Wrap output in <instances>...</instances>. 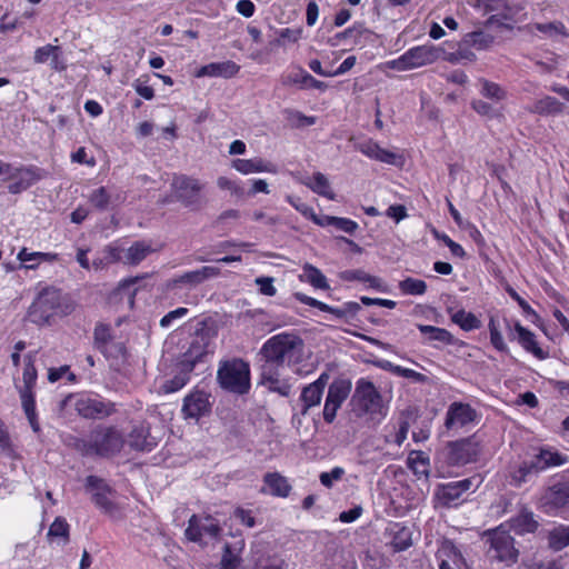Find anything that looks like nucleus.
<instances>
[{"instance_id":"obj_1","label":"nucleus","mask_w":569,"mask_h":569,"mask_svg":"<svg viewBox=\"0 0 569 569\" xmlns=\"http://www.w3.org/2000/svg\"><path fill=\"white\" fill-rule=\"evenodd\" d=\"M568 458L558 451L548 448H540L539 452L530 459H525L519 463L509 467L508 482L515 488H520L523 483L538 476L550 467L565 465Z\"/></svg>"},{"instance_id":"obj_2","label":"nucleus","mask_w":569,"mask_h":569,"mask_svg":"<svg viewBox=\"0 0 569 569\" xmlns=\"http://www.w3.org/2000/svg\"><path fill=\"white\" fill-rule=\"evenodd\" d=\"M303 340L296 333L282 332L270 337L261 347L263 359L283 366L298 363L303 356Z\"/></svg>"},{"instance_id":"obj_3","label":"nucleus","mask_w":569,"mask_h":569,"mask_svg":"<svg viewBox=\"0 0 569 569\" xmlns=\"http://www.w3.org/2000/svg\"><path fill=\"white\" fill-rule=\"evenodd\" d=\"M219 386L229 392L246 395L250 389V367L240 358L220 361L217 371Z\"/></svg>"},{"instance_id":"obj_4","label":"nucleus","mask_w":569,"mask_h":569,"mask_svg":"<svg viewBox=\"0 0 569 569\" xmlns=\"http://www.w3.org/2000/svg\"><path fill=\"white\" fill-rule=\"evenodd\" d=\"M351 403L359 417L369 415L375 419L377 416L383 418L387 415L381 393L371 381L365 378L357 381Z\"/></svg>"},{"instance_id":"obj_5","label":"nucleus","mask_w":569,"mask_h":569,"mask_svg":"<svg viewBox=\"0 0 569 569\" xmlns=\"http://www.w3.org/2000/svg\"><path fill=\"white\" fill-rule=\"evenodd\" d=\"M217 337V328L207 320L200 321L198 328L190 341L188 349L182 353L179 361H189L194 370L197 363L202 362L204 358L213 353V339Z\"/></svg>"},{"instance_id":"obj_6","label":"nucleus","mask_w":569,"mask_h":569,"mask_svg":"<svg viewBox=\"0 0 569 569\" xmlns=\"http://www.w3.org/2000/svg\"><path fill=\"white\" fill-rule=\"evenodd\" d=\"M72 400H74V409L79 416L86 419L101 420L117 412L114 402L87 395L74 396L70 393L61 400L60 408L64 409Z\"/></svg>"},{"instance_id":"obj_7","label":"nucleus","mask_w":569,"mask_h":569,"mask_svg":"<svg viewBox=\"0 0 569 569\" xmlns=\"http://www.w3.org/2000/svg\"><path fill=\"white\" fill-rule=\"evenodd\" d=\"M481 452L480 441L476 435L447 442L439 452L443 462L449 467H461L477 461Z\"/></svg>"},{"instance_id":"obj_8","label":"nucleus","mask_w":569,"mask_h":569,"mask_svg":"<svg viewBox=\"0 0 569 569\" xmlns=\"http://www.w3.org/2000/svg\"><path fill=\"white\" fill-rule=\"evenodd\" d=\"M61 291L48 287L41 290L28 309L27 318L34 325H48L61 308Z\"/></svg>"},{"instance_id":"obj_9","label":"nucleus","mask_w":569,"mask_h":569,"mask_svg":"<svg viewBox=\"0 0 569 569\" xmlns=\"http://www.w3.org/2000/svg\"><path fill=\"white\" fill-rule=\"evenodd\" d=\"M202 188L203 184L198 179L186 174H174L171 181L176 200L191 210H199L204 204Z\"/></svg>"},{"instance_id":"obj_10","label":"nucleus","mask_w":569,"mask_h":569,"mask_svg":"<svg viewBox=\"0 0 569 569\" xmlns=\"http://www.w3.org/2000/svg\"><path fill=\"white\" fill-rule=\"evenodd\" d=\"M84 487L92 493L91 499L97 508L111 518H120V508L111 499L116 495V490L104 479L90 475L86 478Z\"/></svg>"},{"instance_id":"obj_11","label":"nucleus","mask_w":569,"mask_h":569,"mask_svg":"<svg viewBox=\"0 0 569 569\" xmlns=\"http://www.w3.org/2000/svg\"><path fill=\"white\" fill-rule=\"evenodd\" d=\"M488 541L490 543L489 552L491 557L510 567L518 561L520 551L516 547L515 538L507 531L498 527L488 532Z\"/></svg>"},{"instance_id":"obj_12","label":"nucleus","mask_w":569,"mask_h":569,"mask_svg":"<svg viewBox=\"0 0 569 569\" xmlns=\"http://www.w3.org/2000/svg\"><path fill=\"white\" fill-rule=\"evenodd\" d=\"M91 432L96 456L102 458L116 456L126 442L122 432L114 426H98Z\"/></svg>"},{"instance_id":"obj_13","label":"nucleus","mask_w":569,"mask_h":569,"mask_svg":"<svg viewBox=\"0 0 569 569\" xmlns=\"http://www.w3.org/2000/svg\"><path fill=\"white\" fill-rule=\"evenodd\" d=\"M441 49L432 44H423L409 49L398 59L390 62L392 69L405 71L433 63L440 57Z\"/></svg>"},{"instance_id":"obj_14","label":"nucleus","mask_w":569,"mask_h":569,"mask_svg":"<svg viewBox=\"0 0 569 569\" xmlns=\"http://www.w3.org/2000/svg\"><path fill=\"white\" fill-rule=\"evenodd\" d=\"M222 528L219 521L211 516L201 517L192 515L188 520V527L184 530V536L188 540L197 542L200 546H207L204 538L217 540L220 538Z\"/></svg>"},{"instance_id":"obj_15","label":"nucleus","mask_w":569,"mask_h":569,"mask_svg":"<svg viewBox=\"0 0 569 569\" xmlns=\"http://www.w3.org/2000/svg\"><path fill=\"white\" fill-rule=\"evenodd\" d=\"M212 406L213 402L209 392L193 389L183 398L181 415L186 420L199 421L211 413Z\"/></svg>"},{"instance_id":"obj_16","label":"nucleus","mask_w":569,"mask_h":569,"mask_svg":"<svg viewBox=\"0 0 569 569\" xmlns=\"http://www.w3.org/2000/svg\"><path fill=\"white\" fill-rule=\"evenodd\" d=\"M293 297L301 303L307 306L317 308L323 312L331 313L337 319L343 320L347 323H350L351 320L358 315L361 310V306L355 301L345 302L341 307H331L322 301H319L312 297H309L302 292H295Z\"/></svg>"},{"instance_id":"obj_17","label":"nucleus","mask_w":569,"mask_h":569,"mask_svg":"<svg viewBox=\"0 0 569 569\" xmlns=\"http://www.w3.org/2000/svg\"><path fill=\"white\" fill-rule=\"evenodd\" d=\"M479 415L469 403L455 401L447 409L445 418V427L447 430L455 428H465L466 426L477 422Z\"/></svg>"},{"instance_id":"obj_18","label":"nucleus","mask_w":569,"mask_h":569,"mask_svg":"<svg viewBox=\"0 0 569 569\" xmlns=\"http://www.w3.org/2000/svg\"><path fill=\"white\" fill-rule=\"evenodd\" d=\"M41 179V170L34 166L20 168L12 167V171H10V176L7 177V180H13V182L8 186V191L11 194H19L28 190Z\"/></svg>"},{"instance_id":"obj_19","label":"nucleus","mask_w":569,"mask_h":569,"mask_svg":"<svg viewBox=\"0 0 569 569\" xmlns=\"http://www.w3.org/2000/svg\"><path fill=\"white\" fill-rule=\"evenodd\" d=\"M128 445L134 451H152L158 446V439L151 435L150 423L141 422L134 426L128 435Z\"/></svg>"},{"instance_id":"obj_20","label":"nucleus","mask_w":569,"mask_h":569,"mask_svg":"<svg viewBox=\"0 0 569 569\" xmlns=\"http://www.w3.org/2000/svg\"><path fill=\"white\" fill-rule=\"evenodd\" d=\"M541 501L547 512L569 506V480L550 486L543 493Z\"/></svg>"},{"instance_id":"obj_21","label":"nucleus","mask_w":569,"mask_h":569,"mask_svg":"<svg viewBox=\"0 0 569 569\" xmlns=\"http://www.w3.org/2000/svg\"><path fill=\"white\" fill-rule=\"evenodd\" d=\"M192 371L191 362L178 360L176 363V373L161 385L160 391L164 395L179 391L189 382Z\"/></svg>"},{"instance_id":"obj_22","label":"nucleus","mask_w":569,"mask_h":569,"mask_svg":"<svg viewBox=\"0 0 569 569\" xmlns=\"http://www.w3.org/2000/svg\"><path fill=\"white\" fill-rule=\"evenodd\" d=\"M124 201L120 192H112L107 187L94 189L89 196V202L99 211H106Z\"/></svg>"},{"instance_id":"obj_23","label":"nucleus","mask_w":569,"mask_h":569,"mask_svg":"<svg viewBox=\"0 0 569 569\" xmlns=\"http://www.w3.org/2000/svg\"><path fill=\"white\" fill-rule=\"evenodd\" d=\"M284 86L299 84L301 89H318L325 91L328 84L323 81L317 80L302 68H297L296 71L286 74L282 78Z\"/></svg>"},{"instance_id":"obj_24","label":"nucleus","mask_w":569,"mask_h":569,"mask_svg":"<svg viewBox=\"0 0 569 569\" xmlns=\"http://www.w3.org/2000/svg\"><path fill=\"white\" fill-rule=\"evenodd\" d=\"M220 273H221L220 268L214 267V266H204V267H201L200 269L187 271V272L182 273L181 276L176 278L173 280V282L176 284L181 283V284H189L191 287H196L198 284L203 283L204 281H207L209 279L218 277Z\"/></svg>"},{"instance_id":"obj_25","label":"nucleus","mask_w":569,"mask_h":569,"mask_svg":"<svg viewBox=\"0 0 569 569\" xmlns=\"http://www.w3.org/2000/svg\"><path fill=\"white\" fill-rule=\"evenodd\" d=\"M240 70V66L236 62L228 60L222 62H211L202 66L197 72L196 77H222L226 79L234 77Z\"/></svg>"},{"instance_id":"obj_26","label":"nucleus","mask_w":569,"mask_h":569,"mask_svg":"<svg viewBox=\"0 0 569 569\" xmlns=\"http://www.w3.org/2000/svg\"><path fill=\"white\" fill-rule=\"evenodd\" d=\"M339 278L342 281H349V282L360 281L363 283H368L369 288H372L380 292L387 291V286L385 284V282L382 281L381 278L371 276L362 269L343 270V271L339 272Z\"/></svg>"},{"instance_id":"obj_27","label":"nucleus","mask_w":569,"mask_h":569,"mask_svg":"<svg viewBox=\"0 0 569 569\" xmlns=\"http://www.w3.org/2000/svg\"><path fill=\"white\" fill-rule=\"evenodd\" d=\"M418 330L421 335L426 336L427 341H438L445 346H463L465 342L458 340L453 335L445 328L429 326V325H417Z\"/></svg>"},{"instance_id":"obj_28","label":"nucleus","mask_w":569,"mask_h":569,"mask_svg":"<svg viewBox=\"0 0 569 569\" xmlns=\"http://www.w3.org/2000/svg\"><path fill=\"white\" fill-rule=\"evenodd\" d=\"M515 331L518 335V341L522 346V348L532 353L536 358L542 360L548 357V352L543 351L538 342L536 341V336L529 329L522 327L519 322L515 325Z\"/></svg>"},{"instance_id":"obj_29","label":"nucleus","mask_w":569,"mask_h":569,"mask_svg":"<svg viewBox=\"0 0 569 569\" xmlns=\"http://www.w3.org/2000/svg\"><path fill=\"white\" fill-rule=\"evenodd\" d=\"M529 112L543 117L558 116L563 112L565 103L557 98L546 96L537 101L528 109Z\"/></svg>"},{"instance_id":"obj_30","label":"nucleus","mask_w":569,"mask_h":569,"mask_svg":"<svg viewBox=\"0 0 569 569\" xmlns=\"http://www.w3.org/2000/svg\"><path fill=\"white\" fill-rule=\"evenodd\" d=\"M232 167L243 174L253 172H276L274 166L261 158L236 159L232 161Z\"/></svg>"},{"instance_id":"obj_31","label":"nucleus","mask_w":569,"mask_h":569,"mask_svg":"<svg viewBox=\"0 0 569 569\" xmlns=\"http://www.w3.org/2000/svg\"><path fill=\"white\" fill-rule=\"evenodd\" d=\"M263 482L274 497L287 498L292 489L288 479L279 472H268L263 476Z\"/></svg>"},{"instance_id":"obj_32","label":"nucleus","mask_w":569,"mask_h":569,"mask_svg":"<svg viewBox=\"0 0 569 569\" xmlns=\"http://www.w3.org/2000/svg\"><path fill=\"white\" fill-rule=\"evenodd\" d=\"M539 527V522L535 519L533 513L527 509H522L516 517L510 519V528L517 533H532Z\"/></svg>"},{"instance_id":"obj_33","label":"nucleus","mask_w":569,"mask_h":569,"mask_svg":"<svg viewBox=\"0 0 569 569\" xmlns=\"http://www.w3.org/2000/svg\"><path fill=\"white\" fill-rule=\"evenodd\" d=\"M301 281H306L316 289L328 290L329 283L326 276L317 267L306 263L302 267V273L299 276Z\"/></svg>"},{"instance_id":"obj_34","label":"nucleus","mask_w":569,"mask_h":569,"mask_svg":"<svg viewBox=\"0 0 569 569\" xmlns=\"http://www.w3.org/2000/svg\"><path fill=\"white\" fill-rule=\"evenodd\" d=\"M112 330L110 325L98 323L93 330V345L102 355H108V347L112 342Z\"/></svg>"},{"instance_id":"obj_35","label":"nucleus","mask_w":569,"mask_h":569,"mask_svg":"<svg viewBox=\"0 0 569 569\" xmlns=\"http://www.w3.org/2000/svg\"><path fill=\"white\" fill-rule=\"evenodd\" d=\"M451 321L458 325L463 331H472L481 328L480 319L472 312L465 309L457 310L450 317Z\"/></svg>"},{"instance_id":"obj_36","label":"nucleus","mask_w":569,"mask_h":569,"mask_svg":"<svg viewBox=\"0 0 569 569\" xmlns=\"http://www.w3.org/2000/svg\"><path fill=\"white\" fill-rule=\"evenodd\" d=\"M351 390L349 380H335L328 388L327 400L342 405Z\"/></svg>"},{"instance_id":"obj_37","label":"nucleus","mask_w":569,"mask_h":569,"mask_svg":"<svg viewBox=\"0 0 569 569\" xmlns=\"http://www.w3.org/2000/svg\"><path fill=\"white\" fill-rule=\"evenodd\" d=\"M38 373L36 367H24L22 373L23 386L19 387L21 401L34 399L33 389L37 382Z\"/></svg>"},{"instance_id":"obj_38","label":"nucleus","mask_w":569,"mask_h":569,"mask_svg":"<svg viewBox=\"0 0 569 569\" xmlns=\"http://www.w3.org/2000/svg\"><path fill=\"white\" fill-rule=\"evenodd\" d=\"M48 539H61L62 545H67L70 541V526L67 520L62 517H57L50 525L47 533Z\"/></svg>"},{"instance_id":"obj_39","label":"nucleus","mask_w":569,"mask_h":569,"mask_svg":"<svg viewBox=\"0 0 569 569\" xmlns=\"http://www.w3.org/2000/svg\"><path fill=\"white\" fill-rule=\"evenodd\" d=\"M548 545L555 551H560L569 546V526H559L548 536Z\"/></svg>"},{"instance_id":"obj_40","label":"nucleus","mask_w":569,"mask_h":569,"mask_svg":"<svg viewBox=\"0 0 569 569\" xmlns=\"http://www.w3.org/2000/svg\"><path fill=\"white\" fill-rule=\"evenodd\" d=\"M446 57V59L451 63H457L462 60L472 62L477 59L475 52L471 50L470 43L468 40H466L465 37L461 39V41L458 42L457 50L447 53Z\"/></svg>"},{"instance_id":"obj_41","label":"nucleus","mask_w":569,"mask_h":569,"mask_svg":"<svg viewBox=\"0 0 569 569\" xmlns=\"http://www.w3.org/2000/svg\"><path fill=\"white\" fill-rule=\"evenodd\" d=\"M322 391L316 385H308L302 389L301 392V401L303 402V408L301 410V415H307L309 408L317 406L321 401Z\"/></svg>"},{"instance_id":"obj_42","label":"nucleus","mask_w":569,"mask_h":569,"mask_svg":"<svg viewBox=\"0 0 569 569\" xmlns=\"http://www.w3.org/2000/svg\"><path fill=\"white\" fill-rule=\"evenodd\" d=\"M481 84L480 93L487 99L499 102L507 98V91L498 83L487 79L479 80Z\"/></svg>"},{"instance_id":"obj_43","label":"nucleus","mask_w":569,"mask_h":569,"mask_svg":"<svg viewBox=\"0 0 569 569\" xmlns=\"http://www.w3.org/2000/svg\"><path fill=\"white\" fill-rule=\"evenodd\" d=\"M310 189L329 200H335L336 194L330 188L329 180L321 172L313 173L312 183L309 184Z\"/></svg>"},{"instance_id":"obj_44","label":"nucleus","mask_w":569,"mask_h":569,"mask_svg":"<svg viewBox=\"0 0 569 569\" xmlns=\"http://www.w3.org/2000/svg\"><path fill=\"white\" fill-rule=\"evenodd\" d=\"M471 47L477 50H487L495 41V37L482 30H476L463 36Z\"/></svg>"},{"instance_id":"obj_45","label":"nucleus","mask_w":569,"mask_h":569,"mask_svg":"<svg viewBox=\"0 0 569 569\" xmlns=\"http://www.w3.org/2000/svg\"><path fill=\"white\" fill-rule=\"evenodd\" d=\"M399 289L405 295L421 296L427 291V283L423 280L408 277L399 282Z\"/></svg>"},{"instance_id":"obj_46","label":"nucleus","mask_w":569,"mask_h":569,"mask_svg":"<svg viewBox=\"0 0 569 569\" xmlns=\"http://www.w3.org/2000/svg\"><path fill=\"white\" fill-rule=\"evenodd\" d=\"M151 252L150 246L137 241L127 250V261L130 264H138Z\"/></svg>"},{"instance_id":"obj_47","label":"nucleus","mask_w":569,"mask_h":569,"mask_svg":"<svg viewBox=\"0 0 569 569\" xmlns=\"http://www.w3.org/2000/svg\"><path fill=\"white\" fill-rule=\"evenodd\" d=\"M412 532L407 527H399L397 531H395L391 545L396 551H403L408 549L412 545L411 539Z\"/></svg>"},{"instance_id":"obj_48","label":"nucleus","mask_w":569,"mask_h":569,"mask_svg":"<svg viewBox=\"0 0 569 569\" xmlns=\"http://www.w3.org/2000/svg\"><path fill=\"white\" fill-rule=\"evenodd\" d=\"M302 28H284L279 31V37L270 42L273 47H282L286 44V41L296 43L298 42L302 37Z\"/></svg>"},{"instance_id":"obj_49","label":"nucleus","mask_w":569,"mask_h":569,"mask_svg":"<svg viewBox=\"0 0 569 569\" xmlns=\"http://www.w3.org/2000/svg\"><path fill=\"white\" fill-rule=\"evenodd\" d=\"M263 360L264 363L261 366L260 383L267 385L272 381L277 382V378L279 377V368L282 366L268 359Z\"/></svg>"},{"instance_id":"obj_50","label":"nucleus","mask_w":569,"mask_h":569,"mask_svg":"<svg viewBox=\"0 0 569 569\" xmlns=\"http://www.w3.org/2000/svg\"><path fill=\"white\" fill-rule=\"evenodd\" d=\"M61 56V48L58 46L47 44L34 51L33 60L36 63H44L50 58L56 61Z\"/></svg>"},{"instance_id":"obj_51","label":"nucleus","mask_w":569,"mask_h":569,"mask_svg":"<svg viewBox=\"0 0 569 569\" xmlns=\"http://www.w3.org/2000/svg\"><path fill=\"white\" fill-rule=\"evenodd\" d=\"M461 496L462 493L456 488L453 482L442 485L438 491V498L442 505L447 507L458 500Z\"/></svg>"},{"instance_id":"obj_52","label":"nucleus","mask_w":569,"mask_h":569,"mask_svg":"<svg viewBox=\"0 0 569 569\" xmlns=\"http://www.w3.org/2000/svg\"><path fill=\"white\" fill-rule=\"evenodd\" d=\"M240 563L241 557L233 552L231 546L228 542L224 543L220 569H238Z\"/></svg>"},{"instance_id":"obj_53","label":"nucleus","mask_w":569,"mask_h":569,"mask_svg":"<svg viewBox=\"0 0 569 569\" xmlns=\"http://www.w3.org/2000/svg\"><path fill=\"white\" fill-rule=\"evenodd\" d=\"M488 328H489V333H490V342L493 346V348L500 352L508 353L509 348L506 345V342L503 341L502 335L499 331L493 318H490Z\"/></svg>"},{"instance_id":"obj_54","label":"nucleus","mask_w":569,"mask_h":569,"mask_svg":"<svg viewBox=\"0 0 569 569\" xmlns=\"http://www.w3.org/2000/svg\"><path fill=\"white\" fill-rule=\"evenodd\" d=\"M536 30L550 37L560 34L562 37H569L565 24L561 21H553L548 23H537Z\"/></svg>"},{"instance_id":"obj_55","label":"nucleus","mask_w":569,"mask_h":569,"mask_svg":"<svg viewBox=\"0 0 569 569\" xmlns=\"http://www.w3.org/2000/svg\"><path fill=\"white\" fill-rule=\"evenodd\" d=\"M23 411L28 418V421L34 432H40V425L38 421V416L36 412V401L34 399H26L21 401Z\"/></svg>"},{"instance_id":"obj_56","label":"nucleus","mask_w":569,"mask_h":569,"mask_svg":"<svg viewBox=\"0 0 569 569\" xmlns=\"http://www.w3.org/2000/svg\"><path fill=\"white\" fill-rule=\"evenodd\" d=\"M78 452L82 456H96V451L93 448V438L92 432H90L89 438H72V442L70 443Z\"/></svg>"},{"instance_id":"obj_57","label":"nucleus","mask_w":569,"mask_h":569,"mask_svg":"<svg viewBox=\"0 0 569 569\" xmlns=\"http://www.w3.org/2000/svg\"><path fill=\"white\" fill-rule=\"evenodd\" d=\"M363 32V29L361 26L358 28L356 26L346 29L342 32L337 33L333 38L329 39V44L332 47H336L339 44L340 40L347 39V38H355V43L359 42V38H361Z\"/></svg>"},{"instance_id":"obj_58","label":"nucleus","mask_w":569,"mask_h":569,"mask_svg":"<svg viewBox=\"0 0 569 569\" xmlns=\"http://www.w3.org/2000/svg\"><path fill=\"white\" fill-rule=\"evenodd\" d=\"M13 455V447L10 439V435L4 427L3 422L0 421V456L11 457Z\"/></svg>"},{"instance_id":"obj_59","label":"nucleus","mask_w":569,"mask_h":569,"mask_svg":"<svg viewBox=\"0 0 569 569\" xmlns=\"http://www.w3.org/2000/svg\"><path fill=\"white\" fill-rule=\"evenodd\" d=\"M343 475V468L335 467L330 472H321L319 479L323 487L331 488L335 481H339L342 479Z\"/></svg>"},{"instance_id":"obj_60","label":"nucleus","mask_w":569,"mask_h":569,"mask_svg":"<svg viewBox=\"0 0 569 569\" xmlns=\"http://www.w3.org/2000/svg\"><path fill=\"white\" fill-rule=\"evenodd\" d=\"M233 517L241 525H243L248 528H253L256 526V518L252 516L251 510H247L242 507H237L233 511Z\"/></svg>"},{"instance_id":"obj_61","label":"nucleus","mask_w":569,"mask_h":569,"mask_svg":"<svg viewBox=\"0 0 569 569\" xmlns=\"http://www.w3.org/2000/svg\"><path fill=\"white\" fill-rule=\"evenodd\" d=\"M335 228L348 233L353 234L358 229V223L349 218L335 217L333 226Z\"/></svg>"},{"instance_id":"obj_62","label":"nucleus","mask_w":569,"mask_h":569,"mask_svg":"<svg viewBox=\"0 0 569 569\" xmlns=\"http://www.w3.org/2000/svg\"><path fill=\"white\" fill-rule=\"evenodd\" d=\"M471 108L480 116H486L489 118H493L497 116L493 107L480 99H475L471 101Z\"/></svg>"},{"instance_id":"obj_63","label":"nucleus","mask_w":569,"mask_h":569,"mask_svg":"<svg viewBox=\"0 0 569 569\" xmlns=\"http://www.w3.org/2000/svg\"><path fill=\"white\" fill-rule=\"evenodd\" d=\"M256 283L261 295L273 297L277 293V289L273 286V278L271 277H259L256 279Z\"/></svg>"},{"instance_id":"obj_64","label":"nucleus","mask_w":569,"mask_h":569,"mask_svg":"<svg viewBox=\"0 0 569 569\" xmlns=\"http://www.w3.org/2000/svg\"><path fill=\"white\" fill-rule=\"evenodd\" d=\"M270 391L277 392L282 397H288L291 391V386L284 381L281 380L279 377L277 378V382H269L266 385Z\"/></svg>"}]
</instances>
